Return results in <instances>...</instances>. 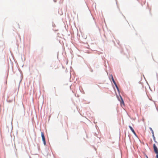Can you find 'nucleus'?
I'll return each instance as SVG.
<instances>
[{
    "label": "nucleus",
    "instance_id": "1",
    "mask_svg": "<svg viewBox=\"0 0 158 158\" xmlns=\"http://www.w3.org/2000/svg\"><path fill=\"white\" fill-rule=\"evenodd\" d=\"M153 149L154 152L157 154L156 157V158H158V149L155 144H153Z\"/></svg>",
    "mask_w": 158,
    "mask_h": 158
},
{
    "label": "nucleus",
    "instance_id": "2",
    "mask_svg": "<svg viewBox=\"0 0 158 158\" xmlns=\"http://www.w3.org/2000/svg\"><path fill=\"white\" fill-rule=\"evenodd\" d=\"M41 137L42 139V140L43 141L44 144V145H46V141L45 139V138L44 135V134L43 132H41Z\"/></svg>",
    "mask_w": 158,
    "mask_h": 158
},
{
    "label": "nucleus",
    "instance_id": "3",
    "mask_svg": "<svg viewBox=\"0 0 158 158\" xmlns=\"http://www.w3.org/2000/svg\"><path fill=\"white\" fill-rule=\"evenodd\" d=\"M118 100L120 102L121 105V106H122V105H124L123 100L122 97L121 96H120V99L118 98Z\"/></svg>",
    "mask_w": 158,
    "mask_h": 158
},
{
    "label": "nucleus",
    "instance_id": "4",
    "mask_svg": "<svg viewBox=\"0 0 158 158\" xmlns=\"http://www.w3.org/2000/svg\"><path fill=\"white\" fill-rule=\"evenodd\" d=\"M129 127L130 128V129L132 131V132L135 135H136V134L135 132V131L133 129V128H132V127L129 126Z\"/></svg>",
    "mask_w": 158,
    "mask_h": 158
},
{
    "label": "nucleus",
    "instance_id": "5",
    "mask_svg": "<svg viewBox=\"0 0 158 158\" xmlns=\"http://www.w3.org/2000/svg\"><path fill=\"white\" fill-rule=\"evenodd\" d=\"M112 81H113V83H114V85H115V86H116V87L118 89V87H117V85H116V82H115V81H114V79H113V77H112Z\"/></svg>",
    "mask_w": 158,
    "mask_h": 158
},
{
    "label": "nucleus",
    "instance_id": "6",
    "mask_svg": "<svg viewBox=\"0 0 158 158\" xmlns=\"http://www.w3.org/2000/svg\"><path fill=\"white\" fill-rule=\"evenodd\" d=\"M149 129H150V130L152 132V135L154 134V133L153 131L152 130V129L151 128V127H150Z\"/></svg>",
    "mask_w": 158,
    "mask_h": 158
},
{
    "label": "nucleus",
    "instance_id": "7",
    "mask_svg": "<svg viewBox=\"0 0 158 158\" xmlns=\"http://www.w3.org/2000/svg\"><path fill=\"white\" fill-rule=\"evenodd\" d=\"M152 137L153 138V140L154 141H156V138L154 136V135L153 134L152 135Z\"/></svg>",
    "mask_w": 158,
    "mask_h": 158
},
{
    "label": "nucleus",
    "instance_id": "8",
    "mask_svg": "<svg viewBox=\"0 0 158 158\" xmlns=\"http://www.w3.org/2000/svg\"><path fill=\"white\" fill-rule=\"evenodd\" d=\"M58 68H59V67H58V66H57L56 67V68L55 69H58Z\"/></svg>",
    "mask_w": 158,
    "mask_h": 158
},
{
    "label": "nucleus",
    "instance_id": "9",
    "mask_svg": "<svg viewBox=\"0 0 158 158\" xmlns=\"http://www.w3.org/2000/svg\"><path fill=\"white\" fill-rule=\"evenodd\" d=\"M155 142L157 144H158V143H157V142L156 140V141H155Z\"/></svg>",
    "mask_w": 158,
    "mask_h": 158
},
{
    "label": "nucleus",
    "instance_id": "10",
    "mask_svg": "<svg viewBox=\"0 0 158 158\" xmlns=\"http://www.w3.org/2000/svg\"><path fill=\"white\" fill-rule=\"evenodd\" d=\"M146 158H148V156H146Z\"/></svg>",
    "mask_w": 158,
    "mask_h": 158
}]
</instances>
